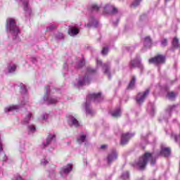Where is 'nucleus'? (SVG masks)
<instances>
[{"label": "nucleus", "instance_id": "f257e3e1", "mask_svg": "<svg viewBox=\"0 0 180 180\" xmlns=\"http://www.w3.org/2000/svg\"><path fill=\"white\" fill-rule=\"evenodd\" d=\"M158 157L157 154L154 153H145L142 157L135 162V165L139 169L143 170L147 167L148 161H150V165H155V160H157Z\"/></svg>", "mask_w": 180, "mask_h": 180}, {"label": "nucleus", "instance_id": "f03ea898", "mask_svg": "<svg viewBox=\"0 0 180 180\" xmlns=\"http://www.w3.org/2000/svg\"><path fill=\"white\" fill-rule=\"evenodd\" d=\"M102 101H103V96H102L101 93H93L89 94L86 97L85 103L86 115H92L95 113V111L91 108V102L98 103V102H102Z\"/></svg>", "mask_w": 180, "mask_h": 180}, {"label": "nucleus", "instance_id": "7ed1b4c3", "mask_svg": "<svg viewBox=\"0 0 180 180\" xmlns=\"http://www.w3.org/2000/svg\"><path fill=\"white\" fill-rule=\"evenodd\" d=\"M6 29L7 32H9L13 37V40L18 43L20 41V38H19V33L20 30L19 27L16 25V21L13 18H8L6 20Z\"/></svg>", "mask_w": 180, "mask_h": 180}, {"label": "nucleus", "instance_id": "20e7f679", "mask_svg": "<svg viewBox=\"0 0 180 180\" xmlns=\"http://www.w3.org/2000/svg\"><path fill=\"white\" fill-rule=\"evenodd\" d=\"M96 69L91 67L86 68V72L84 75L80 76L77 80V83L75 84V86H84V85H89L91 77L94 74H96Z\"/></svg>", "mask_w": 180, "mask_h": 180}, {"label": "nucleus", "instance_id": "39448f33", "mask_svg": "<svg viewBox=\"0 0 180 180\" xmlns=\"http://www.w3.org/2000/svg\"><path fill=\"white\" fill-rule=\"evenodd\" d=\"M45 95L42 100H41L40 103H47L48 105H55L58 102V98L56 96H53V89L49 86L45 87Z\"/></svg>", "mask_w": 180, "mask_h": 180}, {"label": "nucleus", "instance_id": "423d86ee", "mask_svg": "<svg viewBox=\"0 0 180 180\" xmlns=\"http://www.w3.org/2000/svg\"><path fill=\"white\" fill-rule=\"evenodd\" d=\"M27 103V97L24 101H20V104L8 105L4 108V113L6 115H12L13 112H18L20 108H23Z\"/></svg>", "mask_w": 180, "mask_h": 180}, {"label": "nucleus", "instance_id": "0eeeda50", "mask_svg": "<svg viewBox=\"0 0 180 180\" xmlns=\"http://www.w3.org/2000/svg\"><path fill=\"white\" fill-rule=\"evenodd\" d=\"M96 65L97 67H102L103 72L104 75H107L109 79H112V76L110 75V63L102 64V60L97 59Z\"/></svg>", "mask_w": 180, "mask_h": 180}, {"label": "nucleus", "instance_id": "6e6552de", "mask_svg": "<svg viewBox=\"0 0 180 180\" xmlns=\"http://www.w3.org/2000/svg\"><path fill=\"white\" fill-rule=\"evenodd\" d=\"M16 2L19 4L25 11L27 16H30L32 15V8L29 6V0H15Z\"/></svg>", "mask_w": 180, "mask_h": 180}, {"label": "nucleus", "instance_id": "1a4fd4ad", "mask_svg": "<svg viewBox=\"0 0 180 180\" xmlns=\"http://www.w3.org/2000/svg\"><path fill=\"white\" fill-rule=\"evenodd\" d=\"M175 108H176L175 105H170L168 107L167 110H166V112L165 115L161 116L159 118L160 122H168V117H171V112L175 110Z\"/></svg>", "mask_w": 180, "mask_h": 180}, {"label": "nucleus", "instance_id": "9d476101", "mask_svg": "<svg viewBox=\"0 0 180 180\" xmlns=\"http://www.w3.org/2000/svg\"><path fill=\"white\" fill-rule=\"evenodd\" d=\"M149 64H164L165 63V56L162 55H158L149 59Z\"/></svg>", "mask_w": 180, "mask_h": 180}, {"label": "nucleus", "instance_id": "9b49d317", "mask_svg": "<svg viewBox=\"0 0 180 180\" xmlns=\"http://www.w3.org/2000/svg\"><path fill=\"white\" fill-rule=\"evenodd\" d=\"M148 94H150V89H147L143 93H139L136 98V103L141 105L148 96Z\"/></svg>", "mask_w": 180, "mask_h": 180}, {"label": "nucleus", "instance_id": "f8f14e48", "mask_svg": "<svg viewBox=\"0 0 180 180\" xmlns=\"http://www.w3.org/2000/svg\"><path fill=\"white\" fill-rule=\"evenodd\" d=\"M72 171V165L68 164L65 166H63L62 168H60L59 174L63 176V178L67 176L70 172Z\"/></svg>", "mask_w": 180, "mask_h": 180}, {"label": "nucleus", "instance_id": "ddd939ff", "mask_svg": "<svg viewBox=\"0 0 180 180\" xmlns=\"http://www.w3.org/2000/svg\"><path fill=\"white\" fill-rule=\"evenodd\" d=\"M131 137H134V134H130V133L122 134L121 135V141H120L121 146H126V144L129 143V140H130Z\"/></svg>", "mask_w": 180, "mask_h": 180}, {"label": "nucleus", "instance_id": "4468645a", "mask_svg": "<svg viewBox=\"0 0 180 180\" xmlns=\"http://www.w3.org/2000/svg\"><path fill=\"white\" fill-rule=\"evenodd\" d=\"M117 160V152L115 149H112L107 156L108 164H112V162Z\"/></svg>", "mask_w": 180, "mask_h": 180}, {"label": "nucleus", "instance_id": "2eb2a0df", "mask_svg": "<svg viewBox=\"0 0 180 180\" xmlns=\"http://www.w3.org/2000/svg\"><path fill=\"white\" fill-rule=\"evenodd\" d=\"M51 143H56V134H50L46 138V141L44 142L41 146V148H44L45 147H47V146H49V144H51Z\"/></svg>", "mask_w": 180, "mask_h": 180}, {"label": "nucleus", "instance_id": "dca6fc26", "mask_svg": "<svg viewBox=\"0 0 180 180\" xmlns=\"http://www.w3.org/2000/svg\"><path fill=\"white\" fill-rule=\"evenodd\" d=\"M117 12V8L113 6L107 5L103 8L104 13H109L110 15H116Z\"/></svg>", "mask_w": 180, "mask_h": 180}, {"label": "nucleus", "instance_id": "f3484780", "mask_svg": "<svg viewBox=\"0 0 180 180\" xmlns=\"http://www.w3.org/2000/svg\"><path fill=\"white\" fill-rule=\"evenodd\" d=\"M20 94L22 95V97L20 100V102H25L26 100V98H27V101H29V96H27V89H26V86L23 84H20Z\"/></svg>", "mask_w": 180, "mask_h": 180}, {"label": "nucleus", "instance_id": "a211bd4d", "mask_svg": "<svg viewBox=\"0 0 180 180\" xmlns=\"http://www.w3.org/2000/svg\"><path fill=\"white\" fill-rule=\"evenodd\" d=\"M160 148L159 155H162V157H169L171 155V148H167L164 145H161Z\"/></svg>", "mask_w": 180, "mask_h": 180}, {"label": "nucleus", "instance_id": "6ab92c4d", "mask_svg": "<svg viewBox=\"0 0 180 180\" xmlns=\"http://www.w3.org/2000/svg\"><path fill=\"white\" fill-rule=\"evenodd\" d=\"M85 27H98V20L91 17L89 20V23L85 24Z\"/></svg>", "mask_w": 180, "mask_h": 180}, {"label": "nucleus", "instance_id": "aec40b11", "mask_svg": "<svg viewBox=\"0 0 180 180\" xmlns=\"http://www.w3.org/2000/svg\"><path fill=\"white\" fill-rule=\"evenodd\" d=\"M131 66L133 68L139 67L141 70H143V65H141V58L137 57L135 60L131 61Z\"/></svg>", "mask_w": 180, "mask_h": 180}, {"label": "nucleus", "instance_id": "412c9836", "mask_svg": "<svg viewBox=\"0 0 180 180\" xmlns=\"http://www.w3.org/2000/svg\"><path fill=\"white\" fill-rule=\"evenodd\" d=\"M32 119H33V114L32 112H27L22 120V124H29Z\"/></svg>", "mask_w": 180, "mask_h": 180}, {"label": "nucleus", "instance_id": "4be33fe9", "mask_svg": "<svg viewBox=\"0 0 180 180\" xmlns=\"http://www.w3.org/2000/svg\"><path fill=\"white\" fill-rule=\"evenodd\" d=\"M68 33L70 36H77L79 33V30L75 26H70Z\"/></svg>", "mask_w": 180, "mask_h": 180}, {"label": "nucleus", "instance_id": "5701e85b", "mask_svg": "<svg viewBox=\"0 0 180 180\" xmlns=\"http://www.w3.org/2000/svg\"><path fill=\"white\" fill-rule=\"evenodd\" d=\"M68 123L70 126H74V127H79V122L73 116L69 117Z\"/></svg>", "mask_w": 180, "mask_h": 180}, {"label": "nucleus", "instance_id": "b1692460", "mask_svg": "<svg viewBox=\"0 0 180 180\" xmlns=\"http://www.w3.org/2000/svg\"><path fill=\"white\" fill-rule=\"evenodd\" d=\"M151 44H153L151 41V38L150 37H146L143 39L144 47L148 49V47H151Z\"/></svg>", "mask_w": 180, "mask_h": 180}, {"label": "nucleus", "instance_id": "393cba45", "mask_svg": "<svg viewBox=\"0 0 180 180\" xmlns=\"http://www.w3.org/2000/svg\"><path fill=\"white\" fill-rule=\"evenodd\" d=\"M16 71V65L11 63L7 66V72L8 74H13Z\"/></svg>", "mask_w": 180, "mask_h": 180}, {"label": "nucleus", "instance_id": "a878e982", "mask_svg": "<svg viewBox=\"0 0 180 180\" xmlns=\"http://www.w3.org/2000/svg\"><path fill=\"white\" fill-rule=\"evenodd\" d=\"M121 115L122 110L120 109V107H118L111 112V116H112V117H120Z\"/></svg>", "mask_w": 180, "mask_h": 180}, {"label": "nucleus", "instance_id": "bb28decb", "mask_svg": "<svg viewBox=\"0 0 180 180\" xmlns=\"http://www.w3.org/2000/svg\"><path fill=\"white\" fill-rule=\"evenodd\" d=\"M136 81H137V78L136 76H132L131 81L128 85V89H133L134 88V85L136 84Z\"/></svg>", "mask_w": 180, "mask_h": 180}, {"label": "nucleus", "instance_id": "cd10ccee", "mask_svg": "<svg viewBox=\"0 0 180 180\" xmlns=\"http://www.w3.org/2000/svg\"><path fill=\"white\" fill-rule=\"evenodd\" d=\"M154 110H155V108L154 107V103H149L147 108V111L150 112V115H153Z\"/></svg>", "mask_w": 180, "mask_h": 180}, {"label": "nucleus", "instance_id": "c85d7f7f", "mask_svg": "<svg viewBox=\"0 0 180 180\" xmlns=\"http://www.w3.org/2000/svg\"><path fill=\"white\" fill-rule=\"evenodd\" d=\"M86 141V135H80L77 138V143L79 144H82V143H85Z\"/></svg>", "mask_w": 180, "mask_h": 180}, {"label": "nucleus", "instance_id": "c756f323", "mask_svg": "<svg viewBox=\"0 0 180 180\" xmlns=\"http://www.w3.org/2000/svg\"><path fill=\"white\" fill-rule=\"evenodd\" d=\"M172 46L174 49H179V40H178V38L174 37L173 39Z\"/></svg>", "mask_w": 180, "mask_h": 180}, {"label": "nucleus", "instance_id": "7c9ffc66", "mask_svg": "<svg viewBox=\"0 0 180 180\" xmlns=\"http://www.w3.org/2000/svg\"><path fill=\"white\" fill-rule=\"evenodd\" d=\"M176 96V94H175L174 91L168 92L167 95V98H168V99H169L170 101H174Z\"/></svg>", "mask_w": 180, "mask_h": 180}, {"label": "nucleus", "instance_id": "2f4dec72", "mask_svg": "<svg viewBox=\"0 0 180 180\" xmlns=\"http://www.w3.org/2000/svg\"><path fill=\"white\" fill-rule=\"evenodd\" d=\"M26 145V142L25 141L20 142V153H24L25 152V146Z\"/></svg>", "mask_w": 180, "mask_h": 180}, {"label": "nucleus", "instance_id": "473e14b6", "mask_svg": "<svg viewBox=\"0 0 180 180\" xmlns=\"http://www.w3.org/2000/svg\"><path fill=\"white\" fill-rule=\"evenodd\" d=\"M56 40H64V34L61 32H58L55 34Z\"/></svg>", "mask_w": 180, "mask_h": 180}, {"label": "nucleus", "instance_id": "72a5a7b5", "mask_svg": "<svg viewBox=\"0 0 180 180\" xmlns=\"http://www.w3.org/2000/svg\"><path fill=\"white\" fill-rule=\"evenodd\" d=\"M130 176V174H129V172H124L121 175L122 179H129V177Z\"/></svg>", "mask_w": 180, "mask_h": 180}, {"label": "nucleus", "instance_id": "f704fd0d", "mask_svg": "<svg viewBox=\"0 0 180 180\" xmlns=\"http://www.w3.org/2000/svg\"><path fill=\"white\" fill-rule=\"evenodd\" d=\"M84 65H85V59H82L76 66V68H82Z\"/></svg>", "mask_w": 180, "mask_h": 180}, {"label": "nucleus", "instance_id": "c9c22d12", "mask_svg": "<svg viewBox=\"0 0 180 180\" xmlns=\"http://www.w3.org/2000/svg\"><path fill=\"white\" fill-rule=\"evenodd\" d=\"M101 8V6H98L97 4H93V5L91 6V11L98 12V11H99V9H100Z\"/></svg>", "mask_w": 180, "mask_h": 180}, {"label": "nucleus", "instance_id": "e433bc0d", "mask_svg": "<svg viewBox=\"0 0 180 180\" xmlns=\"http://www.w3.org/2000/svg\"><path fill=\"white\" fill-rule=\"evenodd\" d=\"M108 53H109V48L108 46L103 48V50L101 51V53L103 56H108Z\"/></svg>", "mask_w": 180, "mask_h": 180}, {"label": "nucleus", "instance_id": "4c0bfd02", "mask_svg": "<svg viewBox=\"0 0 180 180\" xmlns=\"http://www.w3.org/2000/svg\"><path fill=\"white\" fill-rule=\"evenodd\" d=\"M29 133H34L36 131V127L34 125H28Z\"/></svg>", "mask_w": 180, "mask_h": 180}, {"label": "nucleus", "instance_id": "58836bf2", "mask_svg": "<svg viewBox=\"0 0 180 180\" xmlns=\"http://www.w3.org/2000/svg\"><path fill=\"white\" fill-rule=\"evenodd\" d=\"M71 63V59H69L66 62H65L64 65H63V70L64 71H68V64Z\"/></svg>", "mask_w": 180, "mask_h": 180}, {"label": "nucleus", "instance_id": "ea45409f", "mask_svg": "<svg viewBox=\"0 0 180 180\" xmlns=\"http://www.w3.org/2000/svg\"><path fill=\"white\" fill-rule=\"evenodd\" d=\"M41 120H49V119H50V115L47 113H44L41 116Z\"/></svg>", "mask_w": 180, "mask_h": 180}, {"label": "nucleus", "instance_id": "a19ab883", "mask_svg": "<svg viewBox=\"0 0 180 180\" xmlns=\"http://www.w3.org/2000/svg\"><path fill=\"white\" fill-rule=\"evenodd\" d=\"M140 2H141V0H134V1L132 3L131 6L134 8H137L140 5Z\"/></svg>", "mask_w": 180, "mask_h": 180}, {"label": "nucleus", "instance_id": "79ce46f5", "mask_svg": "<svg viewBox=\"0 0 180 180\" xmlns=\"http://www.w3.org/2000/svg\"><path fill=\"white\" fill-rule=\"evenodd\" d=\"M57 27V25L51 24L50 26L46 27V31L50 32V30H54Z\"/></svg>", "mask_w": 180, "mask_h": 180}, {"label": "nucleus", "instance_id": "37998d69", "mask_svg": "<svg viewBox=\"0 0 180 180\" xmlns=\"http://www.w3.org/2000/svg\"><path fill=\"white\" fill-rule=\"evenodd\" d=\"M49 174L50 178H56V171L54 169L49 170Z\"/></svg>", "mask_w": 180, "mask_h": 180}, {"label": "nucleus", "instance_id": "c03bdc74", "mask_svg": "<svg viewBox=\"0 0 180 180\" xmlns=\"http://www.w3.org/2000/svg\"><path fill=\"white\" fill-rule=\"evenodd\" d=\"M41 165H42L44 167L49 165V160H47L46 158H43L41 160Z\"/></svg>", "mask_w": 180, "mask_h": 180}, {"label": "nucleus", "instance_id": "a18cd8bd", "mask_svg": "<svg viewBox=\"0 0 180 180\" xmlns=\"http://www.w3.org/2000/svg\"><path fill=\"white\" fill-rule=\"evenodd\" d=\"M161 44L163 47H165V46H167V39H162L161 41Z\"/></svg>", "mask_w": 180, "mask_h": 180}, {"label": "nucleus", "instance_id": "49530a36", "mask_svg": "<svg viewBox=\"0 0 180 180\" xmlns=\"http://www.w3.org/2000/svg\"><path fill=\"white\" fill-rule=\"evenodd\" d=\"M13 180H23V179H22V176H20V175L17 174V175L14 177Z\"/></svg>", "mask_w": 180, "mask_h": 180}, {"label": "nucleus", "instance_id": "de8ad7c7", "mask_svg": "<svg viewBox=\"0 0 180 180\" xmlns=\"http://www.w3.org/2000/svg\"><path fill=\"white\" fill-rule=\"evenodd\" d=\"M141 140H142V141H143V143H147L148 142L147 136H142Z\"/></svg>", "mask_w": 180, "mask_h": 180}, {"label": "nucleus", "instance_id": "09e8293b", "mask_svg": "<svg viewBox=\"0 0 180 180\" xmlns=\"http://www.w3.org/2000/svg\"><path fill=\"white\" fill-rule=\"evenodd\" d=\"M117 23H119V19H117L116 21H113L112 24L114 26H117Z\"/></svg>", "mask_w": 180, "mask_h": 180}, {"label": "nucleus", "instance_id": "8fccbe9b", "mask_svg": "<svg viewBox=\"0 0 180 180\" xmlns=\"http://www.w3.org/2000/svg\"><path fill=\"white\" fill-rule=\"evenodd\" d=\"M108 147V145H101V150H105Z\"/></svg>", "mask_w": 180, "mask_h": 180}, {"label": "nucleus", "instance_id": "3c124183", "mask_svg": "<svg viewBox=\"0 0 180 180\" xmlns=\"http://www.w3.org/2000/svg\"><path fill=\"white\" fill-rule=\"evenodd\" d=\"M8 157H6V155H4V158H3V161H8Z\"/></svg>", "mask_w": 180, "mask_h": 180}, {"label": "nucleus", "instance_id": "603ef678", "mask_svg": "<svg viewBox=\"0 0 180 180\" xmlns=\"http://www.w3.org/2000/svg\"><path fill=\"white\" fill-rule=\"evenodd\" d=\"M146 15H141V19H143V18H145Z\"/></svg>", "mask_w": 180, "mask_h": 180}, {"label": "nucleus", "instance_id": "864d4df0", "mask_svg": "<svg viewBox=\"0 0 180 180\" xmlns=\"http://www.w3.org/2000/svg\"><path fill=\"white\" fill-rule=\"evenodd\" d=\"M168 1H169V0H165V2H168Z\"/></svg>", "mask_w": 180, "mask_h": 180}]
</instances>
